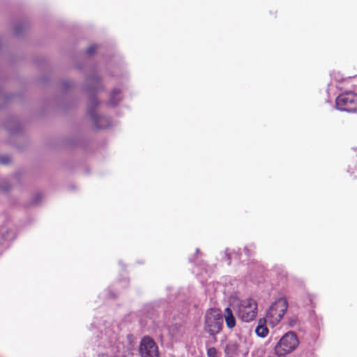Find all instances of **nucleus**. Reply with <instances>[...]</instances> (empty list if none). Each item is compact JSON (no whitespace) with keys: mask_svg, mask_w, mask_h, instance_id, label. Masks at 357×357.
<instances>
[{"mask_svg":"<svg viewBox=\"0 0 357 357\" xmlns=\"http://www.w3.org/2000/svg\"><path fill=\"white\" fill-rule=\"evenodd\" d=\"M135 346L133 337L128 336L125 342L118 340L107 345L99 357H137L134 355Z\"/></svg>","mask_w":357,"mask_h":357,"instance_id":"nucleus-1","label":"nucleus"},{"mask_svg":"<svg viewBox=\"0 0 357 357\" xmlns=\"http://www.w3.org/2000/svg\"><path fill=\"white\" fill-rule=\"evenodd\" d=\"M300 341L294 331L285 333L278 341L275 347V354L278 357H284L294 352L299 346Z\"/></svg>","mask_w":357,"mask_h":357,"instance_id":"nucleus-2","label":"nucleus"},{"mask_svg":"<svg viewBox=\"0 0 357 357\" xmlns=\"http://www.w3.org/2000/svg\"><path fill=\"white\" fill-rule=\"evenodd\" d=\"M237 317L243 322L249 323L253 321L258 313V306L255 300L245 298L240 301L236 305Z\"/></svg>","mask_w":357,"mask_h":357,"instance_id":"nucleus-3","label":"nucleus"},{"mask_svg":"<svg viewBox=\"0 0 357 357\" xmlns=\"http://www.w3.org/2000/svg\"><path fill=\"white\" fill-rule=\"evenodd\" d=\"M287 308L288 303L284 298L276 300L266 312L265 319H267L268 324L271 327L277 326L282 320Z\"/></svg>","mask_w":357,"mask_h":357,"instance_id":"nucleus-4","label":"nucleus"},{"mask_svg":"<svg viewBox=\"0 0 357 357\" xmlns=\"http://www.w3.org/2000/svg\"><path fill=\"white\" fill-rule=\"evenodd\" d=\"M222 326V316L218 309H211L206 314L205 329L211 335L218 333Z\"/></svg>","mask_w":357,"mask_h":357,"instance_id":"nucleus-5","label":"nucleus"},{"mask_svg":"<svg viewBox=\"0 0 357 357\" xmlns=\"http://www.w3.org/2000/svg\"><path fill=\"white\" fill-rule=\"evenodd\" d=\"M336 107L341 111L357 112V93L349 92L336 98Z\"/></svg>","mask_w":357,"mask_h":357,"instance_id":"nucleus-6","label":"nucleus"},{"mask_svg":"<svg viewBox=\"0 0 357 357\" xmlns=\"http://www.w3.org/2000/svg\"><path fill=\"white\" fill-rule=\"evenodd\" d=\"M139 352L142 357H158V348L155 342L149 337H144L140 342Z\"/></svg>","mask_w":357,"mask_h":357,"instance_id":"nucleus-7","label":"nucleus"},{"mask_svg":"<svg viewBox=\"0 0 357 357\" xmlns=\"http://www.w3.org/2000/svg\"><path fill=\"white\" fill-rule=\"evenodd\" d=\"M225 357H238L241 354L245 355L247 351L243 353L240 349L238 344L235 342H229L225 349Z\"/></svg>","mask_w":357,"mask_h":357,"instance_id":"nucleus-8","label":"nucleus"},{"mask_svg":"<svg viewBox=\"0 0 357 357\" xmlns=\"http://www.w3.org/2000/svg\"><path fill=\"white\" fill-rule=\"evenodd\" d=\"M266 324H268L266 319L263 318L259 319L255 330V332L258 337L264 338L268 335V329L266 326Z\"/></svg>","mask_w":357,"mask_h":357,"instance_id":"nucleus-9","label":"nucleus"},{"mask_svg":"<svg viewBox=\"0 0 357 357\" xmlns=\"http://www.w3.org/2000/svg\"><path fill=\"white\" fill-rule=\"evenodd\" d=\"M13 236V230L7 225L0 226V241H9Z\"/></svg>","mask_w":357,"mask_h":357,"instance_id":"nucleus-10","label":"nucleus"},{"mask_svg":"<svg viewBox=\"0 0 357 357\" xmlns=\"http://www.w3.org/2000/svg\"><path fill=\"white\" fill-rule=\"evenodd\" d=\"M225 319L228 328H232L236 325V319L229 307H227L225 312Z\"/></svg>","mask_w":357,"mask_h":357,"instance_id":"nucleus-11","label":"nucleus"},{"mask_svg":"<svg viewBox=\"0 0 357 357\" xmlns=\"http://www.w3.org/2000/svg\"><path fill=\"white\" fill-rule=\"evenodd\" d=\"M93 119L95 121L96 126L99 128H106L107 126L103 124V121H106L107 119L103 116H98L96 114L93 116Z\"/></svg>","mask_w":357,"mask_h":357,"instance_id":"nucleus-12","label":"nucleus"},{"mask_svg":"<svg viewBox=\"0 0 357 357\" xmlns=\"http://www.w3.org/2000/svg\"><path fill=\"white\" fill-rule=\"evenodd\" d=\"M120 91L119 89H114L110 96V103L112 105H116L119 101H120Z\"/></svg>","mask_w":357,"mask_h":357,"instance_id":"nucleus-13","label":"nucleus"},{"mask_svg":"<svg viewBox=\"0 0 357 357\" xmlns=\"http://www.w3.org/2000/svg\"><path fill=\"white\" fill-rule=\"evenodd\" d=\"M266 354V347L264 346H260L256 348L252 351V356L254 357H264Z\"/></svg>","mask_w":357,"mask_h":357,"instance_id":"nucleus-14","label":"nucleus"},{"mask_svg":"<svg viewBox=\"0 0 357 357\" xmlns=\"http://www.w3.org/2000/svg\"><path fill=\"white\" fill-rule=\"evenodd\" d=\"M207 356L208 357H217V350L213 347L208 349Z\"/></svg>","mask_w":357,"mask_h":357,"instance_id":"nucleus-15","label":"nucleus"},{"mask_svg":"<svg viewBox=\"0 0 357 357\" xmlns=\"http://www.w3.org/2000/svg\"><path fill=\"white\" fill-rule=\"evenodd\" d=\"M255 246L252 244L248 245L245 247L244 250L247 256H250L251 252L254 250Z\"/></svg>","mask_w":357,"mask_h":357,"instance_id":"nucleus-16","label":"nucleus"},{"mask_svg":"<svg viewBox=\"0 0 357 357\" xmlns=\"http://www.w3.org/2000/svg\"><path fill=\"white\" fill-rule=\"evenodd\" d=\"M94 51H95V47H94V46H91V47H90L88 49V52H89V54H92V53H93V52H94Z\"/></svg>","mask_w":357,"mask_h":357,"instance_id":"nucleus-17","label":"nucleus"},{"mask_svg":"<svg viewBox=\"0 0 357 357\" xmlns=\"http://www.w3.org/2000/svg\"><path fill=\"white\" fill-rule=\"evenodd\" d=\"M289 324L291 326H294V323H290Z\"/></svg>","mask_w":357,"mask_h":357,"instance_id":"nucleus-18","label":"nucleus"}]
</instances>
